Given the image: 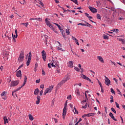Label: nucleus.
<instances>
[{
  "mask_svg": "<svg viewBox=\"0 0 125 125\" xmlns=\"http://www.w3.org/2000/svg\"><path fill=\"white\" fill-rule=\"evenodd\" d=\"M68 101H66L65 104H64V106L63 109V112H62V119L63 120H65V118L66 117V114H67V108L68 107Z\"/></svg>",
  "mask_w": 125,
  "mask_h": 125,
  "instance_id": "1",
  "label": "nucleus"
},
{
  "mask_svg": "<svg viewBox=\"0 0 125 125\" xmlns=\"http://www.w3.org/2000/svg\"><path fill=\"white\" fill-rule=\"evenodd\" d=\"M45 23L49 28L52 30V31H55V29L53 27V25L50 23V21H48V19L47 18L45 19Z\"/></svg>",
  "mask_w": 125,
  "mask_h": 125,
  "instance_id": "2",
  "label": "nucleus"
},
{
  "mask_svg": "<svg viewBox=\"0 0 125 125\" xmlns=\"http://www.w3.org/2000/svg\"><path fill=\"white\" fill-rule=\"evenodd\" d=\"M53 89V85L49 86V87L46 88L44 92V95H46L47 93H50Z\"/></svg>",
  "mask_w": 125,
  "mask_h": 125,
  "instance_id": "3",
  "label": "nucleus"
},
{
  "mask_svg": "<svg viewBox=\"0 0 125 125\" xmlns=\"http://www.w3.org/2000/svg\"><path fill=\"white\" fill-rule=\"evenodd\" d=\"M24 51H21L19 57L18 58V62H23L24 61Z\"/></svg>",
  "mask_w": 125,
  "mask_h": 125,
  "instance_id": "4",
  "label": "nucleus"
},
{
  "mask_svg": "<svg viewBox=\"0 0 125 125\" xmlns=\"http://www.w3.org/2000/svg\"><path fill=\"white\" fill-rule=\"evenodd\" d=\"M18 84H19V80L12 81L10 84V87H13L14 86H17Z\"/></svg>",
  "mask_w": 125,
  "mask_h": 125,
  "instance_id": "5",
  "label": "nucleus"
},
{
  "mask_svg": "<svg viewBox=\"0 0 125 125\" xmlns=\"http://www.w3.org/2000/svg\"><path fill=\"white\" fill-rule=\"evenodd\" d=\"M104 77V83L106 85H107L108 86H109V85H111V81H110V79H109V78H108L106 76H105Z\"/></svg>",
  "mask_w": 125,
  "mask_h": 125,
  "instance_id": "6",
  "label": "nucleus"
},
{
  "mask_svg": "<svg viewBox=\"0 0 125 125\" xmlns=\"http://www.w3.org/2000/svg\"><path fill=\"white\" fill-rule=\"evenodd\" d=\"M31 59H32V53L31 52H30L29 53L28 58L27 61L26 62L27 66H29V65H30V63H31Z\"/></svg>",
  "mask_w": 125,
  "mask_h": 125,
  "instance_id": "7",
  "label": "nucleus"
},
{
  "mask_svg": "<svg viewBox=\"0 0 125 125\" xmlns=\"http://www.w3.org/2000/svg\"><path fill=\"white\" fill-rule=\"evenodd\" d=\"M42 55L43 61H46V52H45V51H42Z\"/></svg>",
  "mask_w": 125,
  "mask_h": 125,
  "instance_id": "8",
  "label": "nucleus"
},
{
  "mask_svg": "<svg viewBox=\"0 0 125 125\" xmlns=\"http://www.w3.org/2000/svg\"><path fill=\"white\" fill-rule=\"evenodd\" d=\"M88 8L90 9V11L92 12V13H96V12H97V9L93 7L89 6Z\"/></svg>",
  "mask_w": 125,
  "mask_h": 125,
  "instance_id": "9",
  "label": "nucleus"
},
{
  "mask_svg": "<svg viewBox=\"0 0 125 125\" xmlns=\"http://www.w3.org/2000/svg\"><path fill=\"white\" fill-rule=\"evenodd\" d=\"M81 78L83 79L84 80H86V81H88L90 83H91V80L89 79L88 77H86V76L84 75V74H81Z\"/></svg>",
  "mask_w": 125,
  "mask_h": 125,
  "instance_id": "10",
  "label": "nucleus"
},
{
  "mask_svg": "<svg viewBox=\"0 0 125 125\" xmlns=\"http://www.w3.org/2000/svg\"><path fill=\"white\" fill-rule=\"evenodd\" d=\"M17 77L18 78H21L22 77V73L21 72V70H17V72H16V75Z\"/></svg>",
  "mask_w": 125,
  "mask_h": 125,
  "instance_id": "11",
  "label": "nucleus"
},
{
  "mask_svg": "<svg viewBox=\"0 0 125 125\" xmlns=\"http://www.w3.org/2000/svg\"><path fill=\"white\" fill-rule=\"evenodd\" d=\"M97 58L98 60H99V61H100V62H101V63H104V59H103V57H102V56H98L97 57Z\"/></svg>",
  "mask_w": 125,
  "mask_h": 125,
  "instance_id": "12",
  "label": "nucleus"
},
{
  "mask_svg": "<svg viewBox=\"0 0 125 125\" xmlns=\"http://www.w3.org/2000/svg\"><path fill=\"white\" fill-rule=\"evenodd\" d=\"M20 88H17V89L14 90L12 93V96L14 97H17V95H16V93H15V92H16V91H18V90H20Z\"/></svg>",
  "mask_w": 125,
  "mask_h": 125,
  "instance_id": "13",
  "label": "nucleus"
},
{
  "mask_svg": "<svg viewBox=\"0 0 125 125\" xmlns=\"http://www.w3.org/2000/svg\"><path fill=\"white\" fill-rule=\"evenodd\" d=\"M37 101H36V104L37 105H39L41 103V96H37L36 97Z\"/></svg>",
  "mask_w": 125,
  "mask_h": 125,
  "instance_id": "14",
  "label": "nucleus"
},
{
  "mask_svg": "<svg viewBox=\"0 0 125 125\" xmlns=\"http://www.w3.org/2000/svg\"><path fill=\"white\" fill-rule=\"evenodd\" d=\"M4 124V125H6V124H8V119H7V117L6 116H4L3 117Z\"/></svg>",
  "mask_w": 125,
  "mask_h": 125,
  "instance_id": "15",
  "label": "nucleus"
},
{
  "mask_svg": "<svg viewBox=\"0 0 125 125\" xmlns=\"http://www.w3.org/2000/svg\"><path fill=\"white\" fill-rule=\"evenodd\" d=\"M15 34L13 35V34H12V37H13V39H14V38H17L18 37V35H17V29H15Z\"/></svg>",
  "mask_w": 125,
  "mask_h": 125,
  "instance_id": "16",
  "label": "nucleus"
},
{
  "mask_svg": "<svg viewBox=\"0 0 125 125\" xmlns=\"http://www.w3.org/2000/svg\"><path fill=\"white\" fill-rule=\"evenodd\" d=\"M75 94H76V95H78V96H81L80 89H79L78 88L76 89V90H75Z\"/></svg>",
  "mask_w": 125,
  "mask_h": 125,
  "instance_id": "17",
  "label": "nucleus"
},
{
  "mask_svg": "<svg viewBox=\"0 0 125 125\" xmlns=\"http://www.w3.org/2000/svg\"><path fill=\"white\" fill-rule=\"evenodd\" d=\"M68 67H70V68H73V67H74V63L72 61L68 62Z\"/></svg>",
  "mask_w": 125,
  "mask_h": 125,
  "instance_id": "18",
  "label": "nucleus"
},
{
  "mask_svg": "<svg viewBox=\"0 0 125 125\" xmlns=\"http://www.w3.org/2000/svg\"><path fill=\"white\" fill-rule=\"evenodd\" d=\"M53 62L51 63L52 67H56V66H58V63L54 62V61H52Z\"/></svg>",
  "mask_w": 125,
  "mask_h": 125,
  "instance_id": "19",
  "label": "nucleus"
},
{
  "mask_svg": "<svg viewBox=\"0 0 125 125\" xmlns=\"http://www.w3.org/2000/svg\"><path fill=\"white\" fill-rule=\"evenodd\" d=\"M109 116L110 117H111V118L115 121V122H117V119L115 118V117H114V115H113V113H109Z\"/></svg>",
  "mask_w": 125,
  "mask_h": 125,
  "instance_id": "20",
  "label": "nucleus"
},
{
  "mask_svg": "<svg viewBox=\"0 0 125 125\" xmlns=\"http://www.w3.org/2000/svg\"><path fill=\"white\" fill-rule=\"evenodd\" d=\"M117 40L119 41V42H122V43L123 44H125V40L124 39H122L121 38H117Z\"/></svg>",
  "mask_w": 125,
  "mask_h": 125,
  "instance_id": "21",
  "label": "nucleus"
},
{
  "mask_svg": "<svg viewBox=\"0 0 125 125\" xmlns=\"http://www.w3.org/2000/svg\"><path fill=\"white\" fill-rule=\"evenodd\" d=\"M39 92H40V90L38 88H36L34 91L35 95H38Z\"/></svg>",
  "mask_w": 125,
  "mask_h": 125,
  "instance_id": "22",
  "label": "nucleus"
},
{
  "mask_svg": "<svg viewBox=\"0 0 125 125\" xmlns=\"http://www.w3.org/2000/svg\"><path fill=\"white\" fill-rule=\"evenodd\" d=\"M28 117L30 121H34V117H33L32 114H29Z\"/></svg>",
  "mask_w": 125,
  "mask_h": 125,
  "instance_id": "23",
  "label": "nucleus"
},
{
  "mask_svg": "<svg viewBox=\"0 0 125 125\" xmlns=\"http://www.w3.org/2000/svg\"><path fill=\"white\" fill-rule=\"evenodd\" d=\"M73 112L74 115H76V114H79V111H78L76 107H74V109L73 110Z\"/></svg>",
  "mask_w": 125,
  "mask_h": 125,
  "instance_id": "24",
  "label": "nucleus"
},
{
  "mask_svg": "<svg viewBox=\"0 0 125 125\" xmlns=\"http://www.w3.org/2000/svg\"><path fill=\"white\" fill-rule=\"evenodd\" d=\"M112 32H115L116 34H119V29H113L112 30H111Z\"/></svg>",
  "mask_w": 125,
  "mask_h": 125,
  "instance_id": "25",
  "label": "nucleus"
},
{
  "mask_svg": "<svg viewBox=\"0 0 125 125\" xmlns=\"http://www.w3.org/2000/svg\"><path fill=\"white\" fill-rule=\"evenodd\" d=\"M103 38L104 39V40H109V37H108V36L104 34L103 36Z\"/></svg>",
  "mask_w": 125,
  "mask_h": 125,
  "instance_id": "26",
  "label": "nucleus"
},
{
  "mask_svg": "<svg viewBox=\"0 0 125 125\" xmlns=\"http://www.w3.org/2000/svg\"><path fill=\"white\" fill-rule=\"evenodd\" d=\"M53 24H54L55 25L57 26V27L59 28V30H62V28H61V26H60V25H59L56 23H54Z\"/></svg>",
  "mask_w": 125,
  "mask_h": 125,
  "instance_id": "27",
  "label": "nucleus"
},
{
  "mask_svg": "<svg viewBox=\"0 0 125 125\" xmlns=\"http://www.w3.org/2000/svg\"><path fill=\"white\" fill-rule=\"evenodd\" d=\"M87 115V117H91V116H94V115H95V113H88V114H86Z\"/></svg>",
  "mask_w": 125,
  "mask_h": 125,
  "instance_id": "28",
  "label": "nucleus"
},
{
  "mask_svg": "<svg viewBox=\"0 0 125 125\" xmlns=\"http://www.w3.org/2000/svg\"><path fill=\"white\" fill-rule=\"evenodd\" d=\"M21 25H24L25 27H28V26L29 25V22L21 23Z\"/></svg>",
  "mask_w": 125,
  "mask_h": 125,
  "instance_id": "29",
  "label": "nucleus"
},
{
  "mask_svg": "<svg viewBox=\"0 0 125 125\" xmlns=\"http://www.w3.org/2000/svg\"><path fill=\"white\" fill-rule=\"evenodd\" d=\"M6 92H7L6 91H3L2 93H1L0 94L1 97L5 96L6 95Z\"/></svg>",
  "mask_w": 125,
  "mask_h": 125,
  "instance_id": "30",
  "label": "nucleus"
},
{
  "mask_svg": "<svg viewBox=\"0 0 125 125\" xmlns=\"http://www.w3.org/2000/svg\"><path fill=\"white\" fill-rule=\"evenodd\" d=\"M48 36L47 35L44 36V41H48Z\"/></svg>",
  "mask_w": 125,
  "mask_h": 125,
  "instance_id": "31",
  "label": "nucleus"
},
{
  "mask_svg": "<svg viewBox=\"0 0 125 125\" xmlns=\"http://www.w3.org/2000/svg\"><path fill=\"white\" fill-rule=\"evenodd\" d=\"M74 70H75V71H77V72H80V69L79 67H74Z\"/></svg>",
  "mask_w": 125,
  "mask_h": 125,
  "instance_id": "32",
  "label": "nucleus"
},
{
  "mask_svg": "<svg viewBox=\"0 0 125 125\" xmlns=\"http://www.w3.org/2000/svg\"><path fill=\"white\" fill-rule=\"evenodd\" d=\"M2 99H3V100H6V99H7V97L6 96V95L5 96H3L1 97Z\"/></svg>",
  "mask_w": 125,
  "mask_h": 125,
  "instance_id": "33",
  "label": "nucleus"
},
{
  "mask_svg": "<svg viewBox=\"0 0 125 125\" xmlns=\"http://www.w3.org/2000/svg\"><path fill=\"white\" fill-rule=\"evenodd\" d=\"M67 99L68 100H72V95H69V96H67Z\"/></svg>",
  "mask_w": 125,
  "mask_h": 125,
  "instance_id": "34",
  "label": "nucleus"
},
{
  "mask_svg": "<svg viewBox=\"0 0 125 125\" xmlns=\"http://www.w3.org/2000/svg\"><path fill=\"white\" fill-rule=\"evenodd\" d=\"M26 83L27 82H24L23 84L21 87H18V88H20V89H21V88H22V87H23V86H24L25 84H26Z\"/></svg>",
  "mask_w": 125,
  "mask_h": 125,
  "instance_id": "35",
  "label": "nucleus"
},
{
  "mask_svg": "<svg viewBox=\"0 0 125 125\" xmlns=\"http://www.w3.org/2000/svg\"><path fill=\"white\" fill-rule=\"evenodd\" d=\"M97 19H101V16H100V14H97Z\"/></svg>",
  "mask_w": 125,
  "mask_h": 125,
  "instance_id": "36",
  "label": "nucleus"
},
{
  "mask_svg": "<svg viewBox=\"0 0 125 125\" xmlns=\"http://www.w3.org/2000/svg\"><path fill=\"white\" fill-rule=\"evenodd\" d=\"M66 33L67 35H70V30L69 29H66Z\"/></svg>",
  "mask_w": 125,
  "mask_h": 125,
  "instance_id": "37",
  "label": "nucleus"
},
{
  "mask_svg": "<svg viewBox=\"0 0 125 125\" xmlns=\"http://www.w3.org/2000/svg\"><path fill=\"white\" fill-rule=\"evenodd\" d=\"M71 1H73L74 3L77 4L78 5V0H70Z\"/></svg>",
  "mask_w": 125,
  "mask_h": 125,
  "instance_id": "38",
  "label": "nucleus"
},
{
  "mask_svg": "<svg viewBox=\"0 0 125 125\" xmlns=\"http://www.w3.org/2000/svg\"><path fill=\"white\" fill-rule=\"evenodd\" d=\"M58 50H61V51H64V50L62 49V48L60 47H57Z\"/></svg>",
  "mask_w": 125,
  "mask_h": 125,
  "instance_id": "39",
  "label": "nucleus"
},
{
  "mask_svg": "<svg viewBox=\"0 0 125 125\" xmlns=\"http://www.w3.org/2000/svg\"><path fill=\"white\" fill-rule=\"evenodd\" d=\"M111 111H112V112H113V113H114L115 114H116V113H117L116 111V110H115L114 108L112 107Z\"/></svg>",
  "mask_w": 125,
  "mask_h": 125,
  "instance_id": "40",
  "label": "nucleus"
},
{
  "mask_svg": "<svg viewBox=\"0 0 125 125\" xmlns=\"http://www.w3.org/2000/svg\"><path fill=\"white\" fill-rule=\"evenodd\" d=\"M82 108H83V109H86V108H87V104H86L84 106H82Z\"/></svg>",
  "mask_w": 125,
  "mask_h": 125,
  "instance_id": "41",
  "label": "nucleus"
},
{
  "mask_svg": "<svg viewBox=\"0 0 125 125\" xmlns=\"http://www.w3.org/2000/svg\"><path fill=\"white\" fill-rule=\"evenodd\" d=\"M78 25H81V26H86L87 27H88V25H86V24L82 23H78Z\"/></svg>",
  "mask_w": 125,
  "mask_h": 125,
  "instance_id": "42",
  "label": "nucleus"
},
{
  "mask_svg": "<svg viewBox=\"0 0 125 125\" xmlns=\"http://www.w3.org/2000/svg\"><path fill=\"white\" fill-rule=\"evenodd\" d=\"M37 68H38V63H36L35 65V71H37Z\"/></svg>",
  "mask_w": 125,
  "mask_h": 125,
  "instance_id": "43",
  "label": "nucleus"
},
{
  "mask_svg": "<svg viewBox=\"0 0 125 125\" xmlns=\"http://www.w3.org/2000/svg\"><path fill=\"white\" fill-rule=\"evenodd\" d=\"M110 91H111V93H114V94H115V91H114V89L111 88L110 89Z\"/></svg>",
  "mask_w": 125,
  "mask_h": 125,
  "instance_id": "44",
  "label": "nucleus"
},
{
  "mask_svg": "<svg viewBox=\"0 0 125 125\" xmlns=\"http://www.w3.org/2000/svg\"><path fill=\"white\" fill-rule=\"evenodd\" d=\"M117 91L118 92V94H119L120 95H122V93L121 92V91H120V90L119 89H117Z\"/></svg>",
  "mask_w": 125,
  "mask_h": 125,
  "instance_id": "45",
  "label": "nucleus"
},
{
  "mask_svg": "<svg viewBox=\"0 0 125 125\" xmlns=\"http://www.w3.org/2000/svg\"><path fill=\"white\" fill-rule=\"evenodd\" d=\"M40 82H41V79H39V80H37L36 81V83H40Z\"/></svg>",
  "mask_w": 125,
  "mask_h": 125,
  "instance_id": "46",
  "label": "nucleus"
},
{
  "mask_svg": "<svg viewBox=\"0 0 125 125\" xmlns=\"http://www.w3.org/2000/svg\"><path fill=\"white\" fill-rule=\"evenodd\" d=\"M66 82H67V81H66V80H65V79H63L61 83H66Z\"/></svg>",
  "mask_w": 125,
  "mask_h": 125,
  "instance_id": "47",
  "label": "nucleus"
},
{
  "mask_svg": "<svg viewBox=\"0 0 125 125\" xmlns=\"http://www.w3.org/2000/svg\"><path fill=\"white\" fill-rule=\"evenodd\" d=\"M72 39L73 41H75L76 42L78 41V39H76V38L74 37V36H72Z\"/></svg>",
  "mask_w": 125,
  "mask_h": 125,
  "instance_id": "48",
  "label": "nucleus"
},
{
  "mask_svg": "<svg viewBox=\"0 0 125 125\" xmlns=\"http://www.w3.org/2000/svg\"><path fill=\"white\" fill-rule=\"evenodd\" d=\"M40 88H42V89H43V88H44V85L43 84H41L40 85Z\"/></svg>",
  "mask_w": 125,
  "mask_h": 125,
  "instance_id": "49",
  "label": "nucleus"
},
{
  "mask_svg": "<svg viewBox=\"0 0 125 125\" xmlns=\"http://www.w3.org/2000/svg\"><path fill=\"white\" fill-rule=\"evenodd\" d=\"M115 104L116 105L117 108H118L119 109H120V105H119V104H117V102H115Z\"/></svg>",
  "mask_w": 125,
  "mask_h": 125,
  "instance_id": "50",
  "label": "nucleus"
},
{
  "mask_svg": "<svg viewBox=\"0 0 125 125\" xmlns=\"http://www.w3.org/2000/svg\"><path fill=\"white\" fill-rule=\"evenodd\" d=\"M61 32L63 36V38H65V35H64V34L63 33V29H61Z\"/></svg>",
  "mask_w": 125,
  "mask_h": 125,
  "instance_id": "51",
  "label": "nucleus"
},
{
  "mask_svg": "<svg viewBox=\"0 0 125 125\" xmlns=\"http://www.w3.org/2000/svg\"><path fill=\"white\" fill-rule=\"evenodd\" d=\"M47 42H48V40H44L45 44H46V45H47V46H48V44L47 43Z\"/></svg>",
  "mask_w": 125,
  "mask_h": 125,
  "instance_id": "52",
  "label": "nucleus"
},
{
  "mask_svg": "<svg viewBox=\"0 0 125 125\" xmlns=\"http://www.w3.org/2000/svg\"><path fill=\"white\" fill-rule=\"evenodd\" d=\"M85 97L86 100H88V99L87 98V94L86 93V92H85Z\"/></svg>",
  "mask_w": 125,
  "mask_h": 125,
  "instance_id": "53",
  "label": "nucleus"
},
{
  "mask_svg": "<svg viewBox=\"0 0 125 125\" xmlns=\"http://www.w3.org/2000/svg\"><path fill=\"white\" fill-rule=\"evenodd\" d=\"M24 82L25 83H27V76H24Z\"/></svg>",
  "mask_w": 125,
  "mask_h": 125,
  "instance_id": "54",
  "label": "nucleus"
},
{
  "mask_svg": "<svg viewBox=\"0 0 125 125\" xmlns=\"http://www.w3.org/2000/svg\"><path fill=\"white\" fill-rule=\"evenodd\" d=\"M75 85H79V86H82V83H78V84H74V86Z\"/></svg>",
  "mask_w": 125,
  "mask_h": 125,
  "instance_id": "55",
  "label": "nucleus"
},
{
  "mask_svg": "<svg viewBox=\"0 0 125 125\" xmlns=\"http://www.w3.org/2000/svg\"><path fill=\"white\" fill-rule=\"evenodd\" d=\"M64 79H65V81H66V82H67L68 81H69V80H70V78H69V77H67Z\"/></svg>",
  "mask_w": 125,
  "mask_h": 125,
  "instance_id": "56",
  "label": "nucleus"
},
{
  "mask_svg": "<svg viewBox=\"0 0 125 125\" xmlns=\"http://www.w3.org/2000/svg\"><path fill=\"white\" fill-rule=\"evenodd\" d=\"M54 121H55V124H57L58 123V121L56 119V118H54Z\"/></svg>",
  "mask_w": 125,
  "mask_h": 125,
  "instance_id": "57",
  "label": "nucleus"
},
{
  "mask_svg": "<svg viewBox=\"0 0 125 125\" xmlns=\"http://www.w3.org/2000/svg\"><path fill=\"white\" fill-rule=\"evenodd\" d=\"M42 93H43V91L41 90L40 93V95H41V96H42Z\"/></svg>",
  "mask_w": 125,
  "mask_h": 125,
  "instance_id": "58",
  "label": "nucleus"
},
{
  "mask_svg": "<svg viewBox=\"0 0 125 125\" xmlns=\"http://www.w3.org/2000/svg\"><path fill=\"white\" fill-rule=\"evenodd\" d=\"M36 20H37L38 21H42V19L41 18H36Z\"/></svg>",
  "mask_w": 125,
  "mask_h": 125,
  "instance_id": "59",
  "label": "nucleus"
},
{
  "mask_svg": "<svg viewBox=\"0 0 125 125\" xmlns=\"http://www.w3.org/2000/svg\"><path fill=\"white\" fill-rule=\"evenodd\" d=\"M85 16H86V17H87L88 18L89 17V14H88V13H85Z\"/></svg>",
  "mask_w": 125,
  "mask_h": 125,
  "instance_id": "60",
  "label": "nucleus"
},
{
  "mask_svg": "<svg viewBox=\"0 0 125 125\" xmlns=\"http://www.w3.org/2000/svg\"><path fill=\"white\" fill-rule=\"evenodd\" d=\"M22 67H23V64L21 65L19 67L18 69H17V71H18V70H19V69H21V68H22Z\"/></svg>",
  "mask_w": 125,
  "mask_h": 125,
  "instance_id": "61",
  "label": "nucleus"
},
{
  "mask_svg": "<svg viewBox=\"0 0 125 125\" xmlns=\"http://www.w3.org/2000/svg\"><path fill=\"white\" fill-rule=\"evenodd\" d=\"M5 37L6 38H7L9 40H11V37H9L8 36H6V35H5Z\"/></svg>",
  "mask_w": 125,
  "mask_h": 125,
  "instance_id": "62",
  "label": "nucleus"
},
{
  "mask_svg": "<svg viewBox=\"0 0 125 125\" xmlns=\"http://www.w3.org/2000/svg\"><path fill=\"white\" fill-rule=\"evenodd\" d=\"M48 67H49V68H51V63H48Z\"/></svg>",
  "mask_w": 125,
  "mask_h": 125,
  "instance_id": "63",
  "label": "nucleus"
},
{
  "mask_svg": "<svg viewBox=\"0 0 125 125\" xmlns=\"http://www.w3.org/2000/svg\"><path fill=\"white\" fill-rule=\"evenodd\" d=\"M40 4H41V5H42V6H43V3L42 2L40 1Z\"/></svg>",
  "mask_w": 125,
  "mask_h": 125,
  "instance_id": "64",
  "label": "nucleus"
}]
</instances>
